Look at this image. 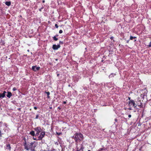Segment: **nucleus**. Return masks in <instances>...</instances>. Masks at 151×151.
<instances>
[{"mask_svg":"<svg viewBox=\"0 0 151 151\" xmlns=\"http://www.w3.org/2000/svg\"><path fill=\"white\" fill-rule=\"evenodd\" d=\"M35 141L31 142L29 144H27L25 142L24 144V148L27 150H30L32 151H35V148L36 146Z\"/></svg>","mask_w":151,"mask_h":151,"instance_id":"f257e3e1","label":"nucleus"},{"mask_svg":"<svg viewBox=\"0 0 151 151\" xmlns=\"http://www.w3.org/2000/svg\"><path fill=\"white\" fill-rule=\"evenodd\" d=\"M72 138L74 139L76 142V145L77 147L78 143L83 139V137L81 133H75L73 137Z\"/></svg>","mask_w":151,"mask_h":151,"instance_id":"f03ea898","label":"nucleus"},{"mask_svg":"<svg viewBox=\"0 0 151 151\" xmlns=\"http://www.w3.org/2000/svg\"><path fill=\"white\" fill-rule=\"evenodd\" d=\"M34 130L36 131V136H38L40 132H42V129L39 127H37L34 128Z\"/></svg>","mask_w":151,"mask_h":151,"instance_id":"7ed1b4c3","label":"nucleus"},{"mask_svg":"<svg viewBox=\"0 0 151 151\" xmlns=\"http://www.w3.org/2000/svg\"><path fill=\"white\" fill-rule=\"evenodd\" d=\"M128 105L129 106H132L134 108H135L137 105L133 100H130L129 101Z\"/></svg>","mask_w":151,"mask_h":151,"instance_id":"20e7f679","label":"nucleus"},{"mask_svg":"<svg viewBox=\"0 0 151 151\" xmlns=\"http://www.w3.org/2000/svg\"><path fill=\"white\" fill-rule=\"evenodd\" d=\"M45 135V133L44 131L42 132L40 135L38 137V139H37L38 140H40L42 139L43 138Z\"/></svg>","mask_w":151,"mask_h":151,"instance_id":"39448f33","label":"nucleus"},{"mask_svg":"<svg viewBox=\"0 0 151 151\" xmlns=\"http://www.w3.org/2000/svg\"><path fill=\"white\" fill-rule=\"evenodd\" d=\"M40 68V67H37L36 66H33L32 67V70L35 71L39 70Z\"/></svg>","mask_w":151,"mask_h":151,"instance_id":"423d86ee","label":"nucleus"},{"mask_svg":"<svg viewBox=\"0 0 151 151\" xmlns=\"http://www.w3.org/2000/svg\"><path fill=\"white\" fill-rule=\"evenodd\" d=\"M60 47V45H52V48L54 50H57Z\"/></svg>","mask_w":151,"mask_h":151,"instance_id":"0eeeda50","label":"nucleus"},{"mask_svg":"<svg viewBox=\"0 0 151 151\" xmlns=\"http://www.w3.org/2000/svg\"><path fill=\"white\" fill-rule=\"evenodd\" d=\"M81 147L80 149H79V147H78V145L77 146V147L76 146V147L77 149L76 151H83V145H81Z\"/></svg>","mask_w":151,"mask_h":151,"instance_id":"6e6552de","label":"nucleus"},{"mask_svg":"<svg viewBox=\"0 0 151 151\" xmlns=\"http://www.w3.org/2000/svg\"><path fill=\"white\" fill-rule=\"evenodd\" d=\"M6 93L5 91H4L2 93H0V97L1 98H3L5 96V93Z\"/></svg>","mask_w":151,"mask_h":151,"instance_id":"1a4fd4ad","label":"nucleus"},{"mask_svg":"<svg viewBox=\"0 0 151 151\" xmlns=\"http://www.w3.org/2000/svg\"><path fill=\"white\" fill-rule=\"evenodd\" d=\"M12 96V93L11 92H8L7 93V96L9 98H10V97Z\"/></svg>","mask_w":151,"mask_h":151,"instance_id":"9d476101","label":"nucleus"},{"mask_svg":"<svg viewBox=\"0 0 151 151\" xmlns=\"http://www.w3.org/2000/svg\"><path fill=\"white\" fill-rule=\"evenodd\" d=\"M11 147L10 144H8L6 146V149H8L9 151L11 150Z\"/></svg>","mask_w":151,"mask_h":151,"instance_id":"9b49d317","label":"nucleus"},{"mask_svg":"<svg viewBox=\"0 0 151 151\" xmlns=\"http://www.w3.org/2000/svg\"><path fill=\"white\" fill-rule=\"evenodd\" d=\"M29 134L32 136H34L35 135V132L33 131H32L30 132Z\"/></svg>","mask_w":151,"mask_h":151,"instance_id":"f8f14e48","label":"nucleus"},{"mask_svg":"<svg viewBox=\"0 0 151 151\" xmlns=\"http://www.w3.org/2000/svg\"><path fill=\"white\" fill-rule=\"evenodd\" d=\"M5 4L8 6H9L11 5V2L10 1H6L5 2Z\"/></svg>","mask_w":151,"mask_h":151,"instance_id":"ddd939ff","label":"nucleus"},{"mask_svg":"<svg viewBox=\"0 0 151 151\" xmlns=\"http://www.w3.org/2000/svg\"><path fill=\"white\" fill-rule=\"evenodd\" d=\"M136 38V37H132L131 36H130V40H133L134 39H135V38Z\"/></svg>","mask_w":151,"mask_h":151,"instance_id":"4468645a","label":"nucleus"},{"mask_svg":"<svg viewBox=\"0 0 151 151\" xmlns=\"http://www.w3.org/2000/svg\"><path fill=\"white\" fill-rule=\"evenodd\" d=\"M46 94H47V98H50V96H49V95H50V93L49 92H46Z\"/></svg>","mask_w":151,"mask_h":151,"instance_id":"2eb2a0df","label":"nucleus"},{"mask_svg":"<svg viewBox=\"0 0 151 151\" xmlns=\"http://www.w3.org/2000/svg\"><path fill=\"white\" fill-rule=\"evenodd\" d=\"M53 39L55 41H57L58 40V39L55 36H54L53 37Z\"/></svg>","mask_w":151,"mask_h":151,"instance_id":"dca6fc26","label":"nucleus"},{"mask_svg":"<svg viewBox=\"0 0 151 151\" xmlns=\"http://www.w3.org/2000/svg\"><path fill=\"white\" fill-rule=\"evenodd\" d=\"M115 75L112 73V74H111V75H110L109 76V77H112L113 76H114V75Z\"/></svg>","mask_w":151,"mask_h":151,"instance_id":"f3484780","label":"nucleus"},{"mask_svg":"<svg viewBox=\"0 0 151 151\" xmlns=\"http://www.w3.org/2000/svg\"><path fill=\"white\" fill-rule=\"evenodd\" d=\"M137 105H138V106H139L140 107H141L142 106V104L141 103H140V104H137Z\"/></svg>","mask_w":151,"mask_h":151,"instance_id":"a211bd4d","label":"nucleus"},{"mask_svg":"<svg viewBox=\"0 0 151 151\" xmlns=\"http://www.w3.org/2000/svg\"><path fill=\"white\" fill-rule=\"evenodd\" d=\"M56 134L58 135H60L61 134H62V133H60V132H59V133H58V132H56Z\"/></svg>","mask_w":151,"mask_h":151,"instance_id":"6ab92c4d","label":"nucleus"},{"mask_svg":"<svg viewBox=\"0 0 151 151\" xmlns=\"http://www.w3.org/2000/svg\"><path fill=\"white\" fill-rule=\"evenodd\" d=\"M17 88L15 87H14L13 88V91H15L17 90Z\"/></svg>","mask_w":151,"mask_h":151,"instance_id":"aec40b11","label":"nucleus"},{"mask_svg":"<svg viewBox=\"0 0 151 151\" xmlns=\"http://www.w3.org/2000/svg\"><path fill=\"white\" fill-rule=\"evenodd\" d=\"M55 27L56 28H58V24H55Z\"/></svg>","mask_w":151,"mask_h":151,"instance_id":"412c9836","label":"nucleus"},{"mask_svg":"<svg viewBox=\"0 0 151 151\" xmlns=\"http://www.w3.org/2000/svg\"><path fill=\"white\" fill-rule=\"evenodd\" d=\"M62 32H63V31H62V30H60V31H59V33L60 34H61V33H62Z\"/></svg>","mask_w":151,"mask_h":151,"instance_id":"4be33fe9","label":"nucleus"},{"mask_svg":"<svg viewBox=\"0 0 151 151\" xmlns=\"http://www.w3.org/2000/svg\"><path fill=\"white\" fill-rule=\"evenodd\" d=\"M38 118V114L37 115H36V118H35V119H37Z\"/></svg>","mask_w":151,"mask_h":151,"instance_id":"5701e85b","label":"nucleus"},{"mask_svg":"<svg viewBox=\"0 0 151 151\" xmlns=\"http://www.w3.org/2000/svg\"><path fill=\"white\" fill-rule=\"evenodd\" d=\"M128 117H129V118H130V117H131V115H130V114H129V115H128Z\"/></svg>","mask_w":151,"mask_h":151,"instance_id":"b1692460","label":"nucleus"},{"mask_svg":"<svg viewBox=\"0 0 151 151\" xmlns=\"http://www.w3.org/2000/svg\"><path fill=\"white\" fill-rule=\"evenodd\" d=\"M103 148H100L99 149V151H101L103 150Z\"/></svg>","mask_w":151,"mask_h":151,"instance_id":"393cba45","label":"nucleus"},{"mask_svg":"<svg viewBox=\"0 0 151 151\" xmlns=\"http://www.w3.org/2000/svg\"><path fill=\"white\" fill-rule=\"evenodd\" d=\"M34 109H35V110H36L37 109V107H34Z\"/></svg>","mask_w":151,"mask_h":151,"instance_id":"a878e982","label":"nucleus"},{"mask_svg":"<svg viewBox=\"0 0 151 151\" xmlns=\"http://www.w3.org/2000/svg\"><path fill=\"white\" fill-rule=\"evenodd\" d=\"M1 130H0V137H1Z\"/></svg>","mask_w":151,"mask_h":151,"instance_id":"bb28decb","label":"nucleus"},{"mask_svg":"<svg viewBox=\"0 0 151 151\" xmlns=\"http://www.w3.org/2000/svg\"><path fill=\"white\" fill-rule=\"evenodd\" d=\"M42 8H41V9H39V10L40 11H41V9H42Z\"/></svg>","mask_w":151,"mask_h":151,"instance_id":"cd10ccee","label":"nucleus"},{"mask_svg":"<svg viewBox=\"0 0 151 151\" xmlns=\"http://www.w3.org/2000/svg\"><path fill=\"white\" fill-rule=\"evenodd\" d=\"M33 139L34 140H36V139L35 138H34V137H33Z\"/></svg>","mask_w":151,"mask_h":151,"instance_id":"c85d7f7f","label":"nucleus"},{"mask_svg":"<svg viewBox=\"0 0 151 151\" xmlns=\"http://www.w3.org/2000/svg\"><path fill=\"white\" fill-rule=\"evenodd\" d=\"M63 103L64 104H65L66 103V101H64V102H63Z\"/></svg>","mask_w":151,"mask_h":151,"instance_id":"c756f323","label":"nucleus"},{"mask_svg":"<svg viewBox=\"0 0 151 151\" xmlns=\"http://www.w3.org/2000/svg\"><path fill=\"white\" fill-rule=\"evenodd\" d=\"M42 2H43V3H44V2H45V1H44V0H43V1H42Z\"/></svg>","mask_w":151,"mask_h":151,"instance_id":"7c9ffc66","label":"nucleus"},{"mask_svg":"<svg viewBox=\"0 0 151 151\" xmlns=\"http://www.w3.org/2000/svg\"><path fill=\"white\" fill-rule=\"evenodd\" d=\"M117 119H115V120L116 121H117Z\"/></svg>","mask_w":151,"mask_h":151,"instance_id":"2f4dec72","label":"nucleus"},{"mask_svg":"<svg viewBox=\"0 0 151 151\" xmlns=\"http://www.w3.org/2000/svg\"><path fill=\"white\" fill-rule=\"evenodd\" d=\"M128 99H129V100H130V97H129Z\"/></svg>","mask_w":151,"mask_h":151,"instance_id":"473e14b6","label":"nucleus"},{"mask_svg":"<svg viewBox=\"0 0 151 151\" xmlns=\"http://www.w3.org/2000/svg\"><path fill=\"white\" fill-rule=\"evenodd\" d=\"M112 38H113L112 37H111V38H110V39H112Z\"/></svg>","mask_w":151,"mask_h":151,"instance_id":"72a5a7b5","label":"nucleus"},{"mask_svg":"<svg viewBox=\"0 0 151 151\" xmlns=\"http://www.w3.org/2000/svg\"><path fill=\"white\" fill-rule=\"evenodd\" d=\"M59 75V74H57V76H58Z\"/></svg>","mask_w":151,"mask_h":151,"instance_id":"f704fd0d","label":"nucleus"},{"mask_svg":"<svg viewBox=\"0 0 151 151\" xmlns=\"http://www.w3.org/2000/svg\"><path fill=\"white\" fill-rule=\"evenodd\" d=\"M129 110H131V108H129Z\"/></svg>","mask_w":151,"mask_h":151,"instance_id":"c9c22d12","label":"nucleus"},{"mask_svg":"<svg viewBox=\"0 0 151 151\" xmlns=\"http://www.w3.org/2000/svg\"><path fill=\"white\" fill-rule=\"evenodd\" d=\"M88 151H91V150H88Z\"/></svg>","mask_w":151,"mask_h":151,"instance_id":"e433bc0d","label":"nucleus"},{"mask_svg":"<svg viewBox=\"0 0 151 151\" xmlns=\"http://www.w3.org/2000/svg\"><path fill=\"white\" fill-rule=\"evenodd\" d=\"M136 40H134V41H135H135H136Z\"/></svg>","mask_w":151,"mask_h":151,"instance_id":"4c0bfd02","label":"nucleus"},{"mask_svg":"<svg viewBox=\"0 0 151 151\" xmlns=\"http://www.w3.org/2000/svg\"><path fill=\"white\" fill-rule=\"evenodd\" d=\"M27 51H28V52L29 51V50H27Z\"/></svg>","mask_w":151,"mask_h":151,"instance_id":"58836bf2","label":"nucleus"},{"mask_svg":"<svg viewBox=\"0 0 151 151\" xmlns=\"http://www.w3.org/2000/svg\"><path fill=\"white\" fill-rule=\"evenodd\" d=\"M58 60V59H56V60Z\"/></svg>","mask_w":151,"mask_h":151,"instance_id":"ea45409f","label":"nucleus"},{"mask_svg":"<svg viewBox=\"0 0 151 151\" xmlns=\"http://www.w3.org/2000/svg\"><path fill=\"white\" fill-rule=\"evenodd\" d=\"M129 41H127V42H128Z\"/></svg>","mask_w":151,"mask_h":151,"instance_id":"a19ab883","label":"nucleus"},{"mask_svg":"<svg viewBox=\"0 0 151 151\" xmlns=\"http://www.w3.org/2000/svg\"><path fill=\"white\" fill-rule=\"evenodd\" d=\"M26 1H28V0H25Z\"/></svg>","mask_w":151,"mask_h":151,"instance_id":"79ce46f5","label":"nucleus"},{"mask_svg":"<svg viewBox=\"0 0 151 151\" xmlns=\"http://www.w3.org/2000/svg\"><path fill=\"white\" fill-rule=\"evenodd\" d=\"M44 151H46L44 150Z\"/></svg>","mask_w":151,"mask_h":151,"instance_id":"37998d69","label":"nucleus"}]
</instances>
